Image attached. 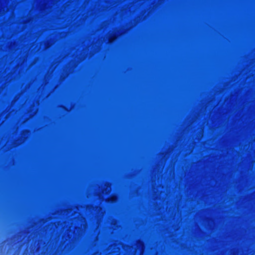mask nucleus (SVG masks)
<instances>
[{"instance_id": "2", "label": "nucleus", "mask_w": 255, "mask_h": 255, "mask_svg": "<svg viewBox=\"0 0 255 255\" xmlns=\"http://www.w3.org/2000/svg\"><path fill=\"white\" fill-rule=\"evenodd\" d=\"M115 39H116V37H115V38H111V39H110V40H109V42H110V43H111V42H113V41Z\"/></svg>"}, {"instance_id": "1", "label": "nucleus", "mask_w": 255, "mask_h": 255, "mask_svg": "<svg viewBox=\"0 0 255 255\" xmlns=\"http://www.w3.org/2000/svg\"><path fill=\"white\" fill-rule=\"evenodd\" d=\"M186 68H255V65H186Z\"/></svg>"}]
</instances>
